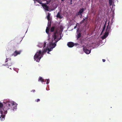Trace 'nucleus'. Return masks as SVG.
Instances as JSON below:
<instances>
[{"instance_id": "obj_26", "label": "nucleus", "mask_w": 122, "mask_h": 122, "mask_svg": "<svg viewBox=\"0 0 122 122\" xmlns=\"http://www.w3.org/2000/svg\"><path fill=\"white\" fill-rule=\"evenodd\" d=\"M51 0H49L48 1H47L45 4H49L51 2Z\"/></svg>"}, {"instance_id": "obj_39", "label": "nucleus", "mask_w": 122, "mask_h": 122, "mask_svg": "<svg viewBox=\"0 0 122 122\" xmlns=\"http://www.w3.org/2000/svg\"><path fill=\"white\" fill-rule=\"evenodd\" d=\"M61 39V37H60V39H59V40H60Z\"/></svg>"}, {"instance_id": "obj_31", "label": "nucleus", "mask_w": 122, "mask_h": 122, "mask_svg": "<svg viewBox=\"0 0 122 122\" xmlns=\"http://www.w3.org/2000/svg\"><path fill=\"white\" fill-rule=\"evenodd\" d=\"M91 11L92 13H94V11L93 10V9H91Z\"/></svg>"}, {"instance_id": "obj_5", "label": "nucleus", "mask_w": 122, "mask_h": 122, "mask_svg": "<svg viewBox=\"0 0 122 122\" xmlns=\"http://www.w3.org/2000/svg\"><path fill=\"white\" fill-rule=\"evenodd\" d=\"M58 29L57 28L55 29V31L54 33V34L52 35V37L54 38V40L55 41H56V34L58 33Z\"/></svg>"}, {"instance_id": "obj_21", "label": "nucleus", "mask_w": 122, "mask_h": 122, "mask_svg": "<svg viewBox=\"0 0 122 122\" xmlns=\"http://www.w3.org/2000/svg\"><path fill=\"white\" fill-rule=\"evenodd\" d=\"M109 3L110 5H111L112 4V0H109Z\"/></svg>"}, {"instance_id": "obj_9", "label": "nucleus", "mask_w": 122, "mask_h": 122, "mask_svg": "<svg viewBox=\"0 0 122 122\" xmlns=\"http://www.w3.org/2000/svg\"><path fill=\"white\" fill-rule=\"evenodd\" d=\"M42 6L44 9L47 11H49V7L48 6H47L46 4H42Z\"/></svg>"}, {"instance_id": "obj_17", "label": "nucleus", "mask_w": 122, "mask_h": 122, "mask_svg": "<svg viewBox=\"0 0 122 122\" xmlns=\"http://www.w3.org/2000/svg\"><path fill=\"white\" fill-rule=\"evenodd\" d=\"M56 17L60 19H61L62 18V17L61 16L60 14V12H59L56 15Z\"/></svg>"}, {"instance_id": "obj_14", "label": "nucleus", "mask_w": 122, "mask_h": 122, "mask_svg": "<svg viewBox=\"0 0 122 122\" xmlns=\"http://www.w3.org/2000/svg\"><path fill=\"white\" fill-rule=\"evenodd\" d=\"M3 113L2 114L1 113V114H0V120L1 121L4 120V116L3 115Z\"/></svg>"}, {"instance_id": "obj_36", "label": "nucleus", "mask_w": 122, "mask_h": 122, "mask_svg": "<svg viewBox=\"0 0 122 122\" xmlns=\"http://www.w3.org/2000/svg\"><path fill=\"white\" fill-rule=\"evenodd\" d=\"M72 0H71L70 1V3L71 4H72Z\"/></svg>"}, {"instance_id": "obj_11", "label": "nucleus", "mask_w": 122, "mask_h": 122, "mask_svg": "<svg viewBox=\"0 0 122 122\" xmlns=\"http://www.w3.org/2000/svg\"><path fill=\"white\" fill-rule=\"evenodd\" d=\"M67 45L69 47H72L74 46V44L73 42H70L67 43Z\"/></svg>"}, {"instance_id": "obj_2", "label": "nucleus", "mask_w": 122, "mask_h": 122, "mask_svg": "<svg viewBox=\"0 0 122 122\" xmlns=\"http://www.w3.org/2000/svg\"><path fill=\"white\" fill-rule=\"evenodd\" d=\"M14 102L12 101H9L7 102L6 103V106H5V110H7L10 109L12 106H13L15 105Z\"/></svg>"}, {"instance_id": "obj_24", "label": "nucleus", "mask_w": 122, "mask_h": 122, "mask_svg": "<svg viewBox=\"0 0 122 122\" xmlns=\"http://www.w3.org/2000/svg\"><path fill=\"white\" fill-rule=\"evenodd\" d=\"M81 36V34L80 33H79L77 35V39L79 38Z\"/></svg>"}, {"instance_id": "obj_15", "label": "nucleus", "mask_w": 122, "mask_h": 122, "mask_svg": "<svg viewBox=\"0 0 122 122\" xmlns=\"http://www.w3.org/2000/svg\"><path fill=\"white\" fill-rule=\"evenodd\" d=\"M38 81H41V82L42 83L43 82H44L46 81H45L44 79H43L42 78L41 76H40L39 77L38 79Z\"/></svg>"}, {"instance_id": "obj_30", "label": "nucleus", "mask_w": 122, "mask_h": 122, "mask_svg": "<svg viewBox=\"0 0 122 122\" xmlns=\"http://www.w3.org/2000/svg\"><path fill=\"white\" fill-rule=\"evenodd\" d=\"M46 45V43L45 42L44 43V44L43 45V48Z\"/></svg>"}, {"instance_id": "obj_12", "label": "nucleus", "mask_w": 122, "mask_h": 122, "mask_svg": "<svg viewBox=\"0 0 122 122\" xmlns=\"http://www.w3.org/2000/svg\"><path fill=\"white\" fill-rule=\"evenodd\" d=\"M109 34V33L106 31L104 35L103 36H102L101 38L102 39H105L106 37H107Z\"/></svg>"}, {"instance_id": "obj_28", "label": "nucleus", "mask_w": 122, "mask_h": 122, "mask_svg": "<svg viewBox=\"0 0 122 122\" xmlns=\"http://www.w3.org/2000/svg\"><path fill=\"white\" fill-rule=\"evenodd\" d=\"M46 80H47V82H46V84H48L49 83V82L50 81H49V79H47Z\"/></svg>"}, {"instance_id": "obj_3", "label": "nucleus", "mask_w": 122, "mask_h": 122, "mask_svg": "<svg viewBox=\"0 0 122 122\" xmlns=\"http://www.w3.org/2000/svg\"><path fill=\"white\" fill-rule=\"evenodd\" d=\"M3 105L1 102H0V113L2 114L4 113V114H5L7 113V111L3 108Z\"/></svg>"}, {"instance_id": "obj_10", "label": "nucleus", "mask_w": 122, "mask_h": 122, "mask_svg": "<svg viewBox=\"0 0 122 122\" xmlns=\"http://www.w3.org/2000/svg\"><path fill=\"white\" fill-rule=\"evenodd\" d=\"M48 26L46 28V32L47 33V34H49V30L50 28L51 25V23H48Z\"/></svg>"}, {"instance_id": "obj_25", "label": "nucleus", "mask_w": 122, "mask_h": 122, "mask_svg": "<svg viewBox=\"0 0 122 122\" xmlns=\"http://www.w3.org/2000/svg\"><path fill=\"white\" fill-rule=\"evenodd\" d=\"M106 22H105V23L104 25L103 26V29H105V28H106Z\"/></svg>"}, {"instance_id": "obj_27", "label": "nucleus", "mask_w": 122, "mask_h": 122, "mask_svg": "<svg viewBox=\"0 0 122 122\" xmlns=\"http://www.w3.org/2000/svg\"><path fill=\"white\" fill-rule=\"evenodd\" d=\"M52 49L51 48V47H50V48H47V50L49 52L50 51H51L52 50Z\"/></svg>"}, {"instance_id": "obj_38", "label": "nucleus", "mask_w": 122, "mask_h": 122, "mask_svg": "<svg viewBox=\"0 0 122 122\" xmlns=\"http://www.w3.org/2000/svg\"><path fill=\"white\" fill-rule=\"evenodd\" d=\"M61 1H64V0H61Z\"/></svg>"}, {"instance_id": "obj_37", "label": "nucleus", "mask_w": 122, "mask_h": 122, "mask_svg": "<svg viewBox=\"0 0 122 122\" xmlns=\"http://www.w3.org/2000/svg\"><path fill=\"white\" fill-rule=\"evenodd\" d=\"M47 53L48 54H49V53H50L49 52V51H48V52H47Z\"/></svg>"}, {"instance_id": "obj_34", "label": "nucleus", "mask_w": 122, "mask_h": 122, "mask_svg": "<svg viewBox=\"0 0 122 122\" xmlns=\"http://www.w3.org/2000/svg\"><path fill=\"white\" fill-rule=\"evenodd\" d=\"M102 60L103 62H105L106 61V60L104 59H103Z\"/></svg>"}, {"instance_id": "obj_33", "label": "nucleus", "mask_w": 122, "mask_h": 122, "mask_svg": "<svg viewBox=\"0 0 122 122\" xmlns=\"http://www.w3.org/2000/svg\"><path fill=\"white\" fill-rule=\"evenodd\" d=\"M35 91V90H33L32 91H31V92H34Z\"/></svg>"}, {"instance_id": "obj_23", "label": "nucleus", "mask_w": 122, "mask_h": 122, "mask_svg": "<svg viewBox=\"0 0 122 122\" xmlns=\"http://www.w3.org/2000/svg\"><path fill=\"white\" fill-rule=\"evenodd\" d=\"M110 22L109 21L108 23V25L107 26V28H108V29H111V27L110 26H109V24Z\"/></svg>"}, {"instance_id": "obj_8", "label": "nucleus", "mask_w": 122, "mask_h": 122, "mask_svg": "<svg viewBox=\"0 0 122 122\" xmlns=\"http://www.w3.org/2000/svg\"><path fill=\"white\" fill-rule=\"evenodd\" d=\"M59 40H57L55 41V43H50L49 44V46L50 47H51L52 49L54 48L56 46V43Z\"/></svg>"}, {"instance_id": "obj_40", "label": "nucleus", "mask_w": 122, "mask_h": 122, "mask_svg": "<svg viewBox=\"0 0 122 122\" xmlns=\"http://www.w3.org/2000/svg\"><path fill=\"white\" fill-rule=\"evenodd\" d=\"M39 3L40 4H41V2H40Z\"/></svg>"}, {"instance_id": "obj_32", "label": "nucleus", "mask_w": 122, "mask_h": 122, "mask_svg": "<svg viewBox=\"0 0 122 122\" xmlns=\"http://www.w3.org/2000/svg\"><path fill=\"white\" fill-rule=\"evenodd\" d=\"M46 52V50H44L43 52H43V54L44 53Z\"/></svg>"}, {"instance_id": "obj_20", "label": "nucleus", "mask_w": 122, "mask_h": 122, "mask_svg": "<svg viewBox=\"0 0 122 122\" xmlns=\"http://www.w3.org/2000/svg\"><path fill=\"white\" fill-rule=\"evenodd\" d=\"M17 104H16L15 105V104L14 105H15V107H13V110H14L15 109H16L17 108Z\"/></svg>"}, {"instance_id": "obj_16", "label": "nucleus", "mask_w": 122, "mask_h": 122, "mask_svg": "<svg viewBox=\"0 0 122 122\" xmlns=\"http://www.w3.org/2000/svg\"><path fill=\"white\" fill-rule=\"evenodd\" d=\"M87 17L85 18H84L80 22V24H82L85 22V21H87Z\"/></svg>"}, {"instance_id": "obj_22", "label": "nucleus", "mask_w": 122, "mask_h": 122, "mask_svg": "<svg viewBox=\"0 0 122 122\" xmlns=\"http://www.w3.org/2000/svg\"><path fill=\"white\" fill-rule=\"evenodd\" d=\"M111 29H108V28H107L106 30V31L108 33L111 32Z\"/></svg>"}, {"instance_id": "obj_1", "label": "nucleus", "mask_w": 122, "mask_h": 122, "mask_svg": "<svg viewBox=\"0 0 122 122\" xmlns=\"http://www.w3.org/2000/svg\"><path fill=\"white\" fill-rule=\"evenodd\" d=\"M43 52H41V50L37 52L34 56V59L37 62H39L41 58L42 57Z\"/></svg>"}, {"instance_id": "obj_4", "label": "nucleus", "mask_w": 122, "mask_h": 122, "mask_svg": "<svg viewBox=\"0 0 122 122\" xmlns=\"http://www.w3.org/2000/svg\"><path fill=\"white\" fill-rule=\"evenodd\" d=\"M7 62V63L5 64V66H7L8 68L10 66H11L12 65V61H11V59L10 58H6V59L5 62Z\"/></svg>"}, {"instance_id": "obj_29", "label": "nucleus", "mask_w": 122, "mask_h": 122, "mask_svg": "<svg viewBox=\"0 0 122 122\" xmlns=\"http://www.w3.org/2000/svg\"><path fill=\"white\" fill-rule=\"evenodd\" d=\"M35 101L36 102H38L40 101V100L39 99H36Z\"/></svg>"}, {"instance_id": "obj_19", "label": "nucleus", "mask_w": 122, "mask_h": 122, "mask_svg": "<svg viewBox=\"0 0 122 122\" xmlns=\"http://www.w3.org/2000/svg\"><path fill=\"white\" fill-rule=\"evenodd\" d=\"M55 29V27L54 26H52L50 29V31L51 32H53Z\"/></svg>"}, {"instance_id": "obj_7", "label": "nucleus", "mask_w": 122, "mask_h": 122, "mask_svg": "<svg viewBox=\"0 0 122 122\" xmlns=\"http://www.w3.org/2000/svg\"><path fill=\"white\" fill-rule=\"evenodd\" d=\"M83 51H84L87 54H89L91 52L90 50H89L87 49L86 47L85 46H83Z\"/></svg>"}, {"instance_id": "obj_18", "label": "nucleus", "mask_w": 122, "mask_h": 122, "mask_svg": "<svg viewBox=\"0 0 122 122\" xmlns=\"http://www.w3.org/2000/svg\"><path fill=\"white\" fill-rule=\"evenodd\" d=\"M51 15V14L49 12L48 13V15L47 16V18L48 20L49 21L50 20V17Z\"/></svg>"}, {"instance_id": "obj_13", "label": "nucleus", "mask_w": 122, "mask_h": 122, "mask_svg": "<svg viewBox=\"0 0 122 122\" xmlns=\"http://www.w3.org/2000/svg\"><path fill=\"white\" fill-rule=\"evenodd\" d=\"M20 51H15L11 55L12 56H16L20 54Z\"/></svg>"}, {"instance_id": "obj_35", "label": "nucleus", "mask_w": 122, "mask_h": 122, "mask_svg": "<svg viewBox=\"0 0 122 122\" xmlns=\"http://www.w3.org/2000/svg\"><path fill=\"white\" fill-rule=\"evenodd\" d=\"M104 29H102V32H101V33H102L103 32V31H104Z\"/></svg>"}, {"instance_id": "obj_6", "label": "nucleus", "mask_w": 122, "mask_h": 122, "mask_svg": "<svg viewBox=\"0 0 122 122\" xmlns=\"http://www.w3.org/2000/svg\"><path fill=\"white\" fill-rule=\"evenodd\" d=\"M85 9L82 8L80 9L79 11L77 13L76 15L77 16H78L79 15H82V14L83 13V12L85 10Z\"/></svg>"}]
</instances>
